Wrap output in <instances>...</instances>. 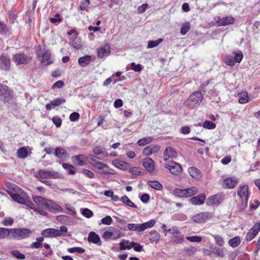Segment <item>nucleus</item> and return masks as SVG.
Here are the masks:
<instances>
[{
    "label": "nucleus",
    "mask_w": 260,
    "mask_h": 260,
    "mask_svg": "<svg viewBox=\"0 0 260 260\" xmlns=\"http://www.w3.org/2000/svg\"><path fill=\"white\" fill-rule=\"evenodd\" d=\"M7 192L14 201L24 205L26 209H34V204L29 199L27 194L22 189H20L18 193L13 191H8Z\"/></svg>",
    "instance_id": "1"
},
{
    "label": "nucleus",
    "mask_w": 260,
    "mask_h": 260,
    "mask_svg": "<svg viewBox=\"0 0 260 260\" xmlns=\"http://www.w3.org/2000/svg\"><path fill=\"white\" fill-rule=\"evenodd\" d=\"M31 234V230L28 228L10 229V239L21 240L28 238Z\"/></svg>",
    "instance_id": "2"
},
{
    "label": "nucleus",
    "mask_w": 260,
    "mask_h": 260,
    "mask_svg": "<svg viewBox=\"0 0 260 260\" xmlns=\"http://www.w3.org/2000/svg\"><path fill=\"white\" fill-rule=\"evenodd\" d=\"M203 99V95L200 91L193 92L185 101V104L189 108L193 109L199 106Z\"/></svg>",
    "instance_id": "3"
},
{
    "label": "nucleus",
    "mask_w": 260,
    "mask_h": 260,
    "mask_svg": "<svg viewBox=\"0 0 260 260\" xmlns=\"http://www.w3.org/2000/svg\"><path fill=\"white\" fill-rule=\"evenodd\" d=\"M68 232L67 226L62 225L60 227V230L54 228H49L42 231L41 235L44 238H54L60 237L63 235V233Z\"/></svg>",
    "instance_id": "4"
},
{
    "label": "nucleus",
    "mask_w": 260,
    "mask_h": 260,
    "mask_svg": "<svg viewBox=\"0 0 260 260\" xmlns=\"http://www.w3.org/2000/svg\"><path fill=\"white\" fill-rule=\"evenodd\" d=\"M155 223V220L151 219L147 222L141 224L129 223L127 224V228L129 231L141 232L148 228L152 227Z\"/></svg>",
    "instance_id": "5"
},
{
    "label": "nucleus",
    "mask_w": 260,
    "mask_h": 260,
    "mask_svg": "<svg viewBox=\"0 0 260 260\" xmlns=\"http://www.w3.org/2000/svg\"><path fill=\"white\" fill-rule=\"evenodd\" d=\"M120 249L124 250L125 249L129 250L133 247L134 250L137 252H141L143 251V246L140 243L134 241L129 242L128 241L125 239L121 240L119 243Z\"/></svg>",
    "instance_id": "6"
},
{
    "label": "nucleus",
    "mask_w": 260,
    "mask_h": 260,
    "mask_svg": "<svg viewBox=\"0 0 260 260\" xmlns=\"http://www.w3.org/2000/svg\"><path fill=\"white\" fill-rule=\"evenodd\" d=\"M35 176L38 180L50 178L56 179L59 178V175L57 172L43 169L40 170L37 172L35 174Z\"/></svg>",
    "instance_id": "7"
},
{
    "label": "nucleus",
    "mask_w": 260,
    "mask_h": 260,
    "mask_svg": "<svg viewBox=\"0 0 260 260\" xmlns=\"http://www.w3.org/2000/svg\"><path fill=\"white\" fill-rule=\"evenodd\" d=\"M167 232H170L172 235V239L174 242L181 244L184 241V236L177 226H173L171 229H168Z\"/></svg>",
    "instance_id": "8"
},
{
    "label": "nucleus",
    "mask_w": 260,
    "mask_h": 260,
    "mask_svg": "<svg viewBox=\"0 0 260 260\" xmlns=\"http://www.w3.org/2000/svg\"><path fill=\"white\" fill-rule=\"evenodd\" d=\"M213 217L211 212H204L197 214L192 216V219L195 223H201L206 222L209 219Z\"/></svg>",
    "instance_id": "9"
},
{
    "label": "nucleus",
    "mask_w": 260,
    "mask_h": 260,
    "mask_svg": "<svg viewBox=\"0 0 260 260\" xmlns=\"http://www.w3.org/2000/svg\"><path fill=\"white\" fill-rule=\"evenodd\" d=\"M165 167L168 169L171 173L174 175H178L182 172V168L181 166L174 161H171L166 164Z\"/></svg>",
    "instance_id": "10"
},
{
    "label": "nucleus",
    "mask_w": 260,
    "mask_h": 260,
    "mask_svg": "<svg viewBox=\"0 0 260 260\" xmlns=\"http://www.w3.org/2000/svg\"><path fill=\"white\" fill-rule=\"evenodd\" d=\"M31 59V57L23 53H17L13 57V60L17 65L27 64Z\"/></svg>",
    "instance_id": "11"
},
{
    "label": "nucleus",
    "mask_w": 260,
    "mask_h": 260,
    "mask_svg": "<svg viewBox=\"0 0 260 260\" xmlns=\"http://www.w3.org/2000/svg\"><path fill=\"white\" fill-rule=\"evenodd\" d=\"M224 199V196L222 193H217L208 198L206 203L208 206L219 205Z\"/></svg>",
    "instance_id": "12"
},
{
    "label": "nucleus",
    "mask_w": 260,
    "mask_h": 260,
    "mask_svg": "<svg viewBox=\"0 0 260 260\" xmlns=\"http://www.w3.org/2000/svg\"><path fill=\"white\" fill-rule=\"evenodd\" d=\"M248 188V185H241L237 191L238 195L242 201L243 202H245V204L247 203L249 197Z\"/></svg>",
    "instance_id": "13"
},
{
    "label": "nucleus",
    "mask_w": 260,
    "mask_h": 260,
    "mask_svg": "<svg viewBox=\"0 0 260 260\" xmlns=\"http://www.w3.org/2000/svg\"><path fill=\"white\" fill-rule=\"evenodd\" d=\"M260 231V222L254 224L252 228L247 233L245 240L249 241L253 239Z\"/></svg>",
    "instance_id": "14"
},
{
    "label": "nucleus",
    "mask_w": 260,
    "mask_h": 260,
    "mask_svg": "<svg viewBox=\"0 0 260 260\" xmlns=\"http://www.w3.org/2000/svg\"><path fill=\"white\" fill-rule=\"evenodd\" d=\"M111 53V48L109 45H105L98 49L97 55L99 58L105 59Z\"/></svg>",
    "instance_id": "15"
},
{
    "label": "nucleus",
    "mask_w": 260,
    "mask_h": 260,
    "mask_svg": "<svg viewBox=\"0 0 260 260\" xmlns=\"http://www.w3.org/2000/svg\"><path fill=\"white\" fill-rule=\"evenodd\" d=\"M143 166L145 169L149 172L152 173L155 169L154 161L150 157H146L143 159Z\"/></svg>",
    "instance_id": "16"
},
{
    "label": "nucleus",
    "mask_w": 260,
    "mask_h": 260,
    "mask_svg": "<svg viewBox=\"0 0 260 260\" xmlns=\"http://www.w3.org/2000/svg\"><path fill=\"white\" fill-rule=\"evenodd\" d=\"M0 68L2 70L8 71L10 68V59L7 54L0 55Z\"/></svg>",
    "instance_id": "17"
},
{
    "label": "nucleus",
    "mask_w": 260,
    "mask_h": 260,
    "mask_svg": "<svg viewBox=\"0 0 260 260\" xmlns=\"http://www.w3.org/2000/svg\"><path fill=\"white\" fill-rule=\"evenodd\" d=\"M178 156L176 151L171 147H168L164 152V160L167 161L170 158H175Z\"/></svg>",
    "instance_id": "18"
},
{
    "label": "nucleus",
    "mask_w": 260,
    "mask_h": 260,
    "mask_svg": "<svg viewBox=\"0 0 260 260\" xmlns=\"http://www.w3.org/2000/svg\"><path fill=\"white\" fill-rule=\"evenodd\" d=\"M87 240L89 243H92L98 246H101L102 242L100 236L94 232H90L88 236Z\"/></svg>",
    "instance_id": "19"
},
{
    "label": "nucleus",
    "mask_w": 260,
    "mask_h": 260,
    "mask_svg": "<svg viewBox=\"0 0 260 260\" xmlns=\"http://www.w3.org/2000/svg\"><path fill=\"white\" fill-rule=\"evenodd\" d=\"M31 150L29 147H21L17 151V155L18 158L24 159L31 154Z\"/></svg>",
    "instance_id": "20"
},
{
    "label": "nucleus",
    "mask_w": 260,
    "mask_h": 260,
    "mask_svg": "<svg viewBox=\"0 0 260 260\" xmlns=\"http://www.w3.org/2000/svg\"><path fill=\"white\" fill-rule=\"evenodd\" d=\"M238 183V179L235 177H229L223 181V185L227 188H233Z\"/></svg>",
    "instance_id": "21"
},
{
    "label": "nucleus",
    "mask_w": 260,
    "mask_h": 260,
    "mask_svg": "<svg viewBox=\"0 0 260 260\" xmlns=\"http://www.w3.org/2000/svg\"><path fill=\"white\" fill-rule=\"evenodd\" d=\"M235 22V19L231 16L223 17L221 18H219L217 20V23L218 26H225L233 24Z\"/></svg>",
    "instance_id": "22"
},
{
    "label": "nucleus",
    "mask_w": 260,
    "mask_h": 260,
    "mask_svg": "<svg viewBox=\"0 0 260 260\" xmlns=\"http://www.w3.org/2000/svg\"><path fill=\"white\" fill-rule=\"evenodd\" d=\"M206 199V195L204 193H201L199 195L192 197L190 199V202L192 205H203Z\"/></svg>",
    "instance_id": "23"
},
{
    "label": "nucleus",
    "mask_w": 260,
    "mask_h": 260,
    "mask_svg": "<svg viewBox=\"0 0 260 260\" xmlns=\"http://www.w3.org/2000/svg\"><path fill=\"white\" fill-rule=\"evenodd\" d=\"M45 206L50 211L60 212L62 210V208L59 205L49 200H46Z\"/></svg>",
    "instance_id": "24"
},
{
    "label": "nucleus",
    "mask_w": 260,
    "mask_h": 260,
    "mask_svg": "<svg viewBox=\"0 0 260 260\" xmlns=\"http://www.w3.org/2000/svg\"><path fill=\"white\" fill-rule=\"evenodd\" d=\"M72 161L76 165L82 166L85 165L86 156L83 154H79L72 157Z\"/></svg>",
    "instance_id": "25"
},
{
    "label": "nucleus",
    "mask_w": 260,
    "mask_h": 260,
    "mask_svg": "<svg viewBox=\"0 0 260 260\" xmlns=\"http://www.w3.org/2000/svg\"><path fill=\"white\" fill-rule=\"evenodd\" d=\"M92 59V57L90 55H86L78 58V63L82 68H85L88 66Z\"/></svg>",
    "instance_id": "26"
},
{
    "label": "nucleus",
    "mask_w": 260,
    "mask_h": 260,
    "mask_svg": "<svg viewBox=\"0 0 260 260\" xmlns=\"http://www.w3.org/2000/svg\"><path fill=\"white\" fill-rule=\"evenodd\" d=\"M188 172L190 176L195 179H199L202 177L200 170L196 167H189Z\"/></svg>",
    "instance_id": "27"
},
{
    "label": "nucleus",
    "mask_w": 260,
    "mask_h": 260,
    "mask_svg": "<svg viewBox=\"0 0 260 260\" xmlns=\"http://www.w3.org/2000/svg\"><path fill=\"white\" fill-rule=\"evenodd\" d=\"M159 149V147L157 145H149L146 147L143 152L146 156H149L152 153L157 152Z\"/></svg>",
    "instance_id": "28"
},
{
    "label": "nucleus",
    "mask_w": 260,
    "mask_h": 260,
    "mask_svg": "<svg viewBox=\"0 0 260 260\" xmlns=\"http://www.w3.org/2000/svg\"><path fill=\"white\" fill-rule=\"evenodd\" d=\"M53 62L51 57V53L49 50L45 51L42 55V62L45 66L49 65Z\"/></svg>",
    "instance_id": "29"
},
{
    "label": "nucleus",
    "mask_w": 260,
    "mask_h": 260,
    "mask_svg": "<svg viewBox=\"0 0 260 260\" xmlns=\"http://www.w3.org/2000/svg\"><path fill=\"white\" fill-rule=\"evenodd\" d=\"M112 165L115 167L123 170H127L128 165L127 163L117 159L112 161Z\"/></svg>",
    "instance_id": "30"
},
{
    "label": "nucleus",
    "mask_w": 260,
    "mask_h": 260,
    "mask_svg": "<svg viewBox=\"0 0 260 260\" xmlns=\"http://www.w3.org/2000/svg\"><path fill=\"white\" fill-rule=\"evenodd\" d=\"M55 155L60 158H66L68 156V152L61 147H57L55 149Z\"/></svg>",
    "instance_id": "31"
},
{
    "label": "nucleus",
    "mask_w": 260,
    "mask_h": 260,
    "mask_svg": "<svg viewBox=\"0 0 260 260\" xmlns=\"http://www.w3.org/2000/svg\"><path fill=\"white\" fill-rule=\"evenodd\" d=\"M239 98V102L240 104H244L248 103L249 101L248 94L246 91H242L238 94Z\"/></svg>",
    "instance_id": "32"
},
{
    "label": "nucleus",
    "mask_w": 260,
    "mask_h": 260,
    "mask_svg": "<svg viewBox=\"0 0 260 260\" xmlns=\"http://www.w3.org/2000/svg\"><path fill=\"white\" fill-rule=\"evenodd\" d=\"M153 140V137H146L139 139L137 144L139 146H145L152 142Z\"/></svg>",
    "instance_id": "33"
},
{
    "label": "nucleus",
    "mask_w": 260,
    "mask_h": 260,
    "mask_svg": "<svg viewBox=\"0 0 260 260\" xmlns=\"http://www.w3.org/2000/svg\"><path fill=\"white\" fill-rule=\"evenodd\" d=\"M148 184L151 188L157 190H160L163 188L161 184L157 180L149 181Z\"/></svg>",
    "instance_id": "34"
},
{
    "label": "nucleus",
    "mask_w": 260,
    "mask_h": 260,
    "mask_svg": "<svg viewBox=\"0 0 260 260\" xmlns=\"http://www.w3.org/2000/svg\"><path fill=\"white\" fill-rule=\"evenodd\" d=\"M185 198H188L194 195L198 191V189L196 187H192L186 189H184Z\"/></svg>",
    "instance_id": "35"
},
{
    "label": "nucleus",
    "mask_w": 260,
    "mask_h": 260,
    "mask_svg": "<svg viewBox=\"0 0 260 260\" xmlns=\"http://www.w3.org/2000/svg\"><path fill=\"white\" fill-rule=\"evenodd\" d=\"M7 237L10 239V229L5 228H0V240Z\"/></svg>",
    "instance_id": "36"
},
{
    "label": "nucleus",
    "mask_w": 260,
    "mask_h": 260,
    "mask_svg": "<svg viewBox=\"0 0 260 260\" xmlns=\"http://www.w3.org/2000/svg\"><path fill=\"white\" fill-rule=\"evenodd\" d=\"M120 200L127 206L133 208H137V206L126 196L122 197Z\"/></svg>",
    "instance_id": "37"
},
{
    "label": "nucleus",
    "mask_w": 260,
    "mask_h": 260,
    "mask_svg": "<svg viewBox=\"0 0 260 260\" xmlns=\"http://www.w3.org/2000/svg\"><path fill=\"white\" fill-rule=\"evenodd\" d=\"M44 240V238L43 236L40 237H37L36 238V241L30 244V247L31 248H35V249H38V248H40Z\"/></svg>",
    "instance_id": "38"
},
{
    "label": "nucleus",
    "mask_w": 260,
    "mask_h": 260,
    "mask_svg": "<svg viewBox=\"0 0 260 260\" xmlns=\"http://www.w3.org/2000/svg\"><path fill=\"white\" fill-rule=\"evenodd\" d=\"M62 166L65 170L68 171V174L74 175L76 173V171L74 166L72 165L67 163H63Z\"/></svg>",
    "instance_id": "39"
},
{
    "label": "nucleus",
    "mask_w": 260,
    "mask_h": 260,
    "mask_svg": "<svg viewBox=\"0 0 260 260\" xmlns=\"http://www.w3.org/2000/svg\"><path fill=\"white\" fill-rule=\"evenodd\" d=\"M32 199L34 202L39 205H44L46 202L47 199L43 198L41 196H32Z\"/></svg>",
    "instance_id": "40"
},
{
    "label": "nucleus",
    "mask_w": 260,
    "mask_h": 260,
    "mask_svg": "<svg viewBox=\"0 0 260 260\" xmlns=\"http://www.w3.org/2000/svg\"><path fill=\"white\" fill-rule=\"evenodd\" d=\"M241 243L240 239L239 237H235L231 239L229 241V244L232 247H237Z\"/></svg>",
    "instance_id": "41"
},
{
    "label": "nucleus",
    "mask_w": 260,
    "mask_h": 260,
    "mask_svg": "<svg viewBox=\"0 0 260 260\" xmlns=\"http://www.w3.org/2000/svg\"><path fill=\"white\" fill-rule=\"evenodd\" d=\"M9 32L8 26L4 22L0 21V34L6 35Z\"/></svg>",
    "instance_id": "42"
},
{
    "label": "nucleus",
    "mask_w": 260,
    "mask_h": 260,
    "mask_svg": "<svg viewBox=\"0 0 260 260\" xmlns=\"http://www.w3.org/2000/svg\"><path fill=\"white\" fill-rule=\"evenodd\" d=\"M110 230L112 231V240L117 239L121 237V232L118 229L110 227Z\"/></svg>",
    "instance_id": "43"
},
{
    "label": "nucleus",
    "mask_w": 260,
    "mask_h": 260,
    "mask_svg": "<svg viewBox=\"0 0 260 260\" xmlns=\"http://www.w3.org/2000/svg\"><path fill=\"white\" fill-rule=\"evenodd\" d=\"M203 127L208 129H213L216 127V124L212 121L206 120L203 122Z\"/></svg>",
    "instance_id": "44"
},
{
    "label": "nucleus",
    "mask_w": 260,
    "mask_h": 260,
    "mask_svg": "<svg viewBox=\"0 0 260 260\" xmlns=\"http://www.w3.org/2000/svg\"><path fill=\"white\" fill-rule=\"evenodd\" d=\"M66 102V100L63 98H58L55 99L51 101V104L53 107L59 106Z\"/></svg>",
    "instance_id": "45"
},
{
    "label": "nucleus",
    "mask_w": 260,
    "mask_h": 260,
    "mask_svg": "<svg viewBox=\"0 0 260 260\" xmlns=\"http://www.w3.org/2000/svg\"><path fill=\"white\" fill-rule=\"evenodd\" d=\"M190 29V24L186 22L183 24L180 28V33L182 35H185Z\"/></svg>",
    "instance_id": "46"
},
{
    "label": "nucleus",
    "mask_w": 260,
    "mask_h": 260,
    "mask_svg": "<svg viewBox=\"0 0 260 260\" xmlns=\"http://www.w3.org/2000/svg\"><path fill=\"white\" fill-rule=\"evenodd\" d=\"M163 41L162 39H158L155 41H150L148 42L147 45V48H153L157 46L160 43H161Z\"/></svg>",
    "instance_id": "47"
},
{
    "label": "nucleus",
    "mask_w": 260,
    "mask_h": 260,
    "mask_svg": "<svg viewBox=\"0 0 260 260\" xmlns=\"http://www.w3.org/2000/svg\"><path fill=\"white\" fill-rule=\"evenodd\" d=\"M12 93L10 90L8 91L7 92H5V94L1 97V99L4 103L9 102L12 99Z\"/></svg>",
    "instance_id": "48"
},
{
    "label": "nucleus",
    "mask_w": 260,
    "mask_h": 260,
    "mask_svg": "<svg viewBox=\"0 0 260 260\" xmlns=\"http://www.w3.org/2000/svg\"><path fill=\"white\" fill-rule=\"evenodd\" d=\"M224 63L227 66H233L235 64V61L234 57L231 55H226L224 60Z\"/></svg>",
    "instance_id": "49"
},
{
    "label": "nucleus",
    "mask_w": 260,
    "mask_h": 260,
    "mask_svg": "<svg viewBox=\"0 0 260 260\" xmlns=\"http://www.w3.org/2000/svg\"><path fill=\"white\" fill-rule=\"evenodd\" d=\"M67 250L70 253L77 252L80 254L84 253L85 251L84 248L80 247L69 248Z\"/></svg>",
    "instance_id": "50"
},
{
    "label": "nucleus",
    "mask_w": 260,
    "mask_h": 260,
    "mask_svg": "<svg viewBox=\"0 0 260 260\" xmlns=\"http://www.w3.org/2000/svg\"><path fill=\"white\" fill-rule=\"evenodd\" d=\"M81 214L87 218H89L93 216V212L88 208L82 209L81 210Z\"/></svg>",
    "instance_id": "51"
},
{
    "label": "nucleus",
    "mask_w": 260,
    "mask_h": 260,
    "mask_svg": "<svg viewBox=\"0 0 260 260\" xmlns=\"http://www.w3.org/2000/svg\"><path fill=\"white\" fill-rule=\"evenodd\" d=\"M92 166L95 168L100 170H102V171H105V169L107 168V165L106 164L100 161L94 162L92 164Z\"/></svg>",
    "instance_id": "52"
},
{
    "label": "nucleus",
    "mask_w": 260,
    "mask_h": 260,
    "mask_svg": "<svg viewBox=\"0 0 260 260\" xmlns=\"http://www.w3.org/2000/svg\"><path fill=\"white\" fill-rule=\"evenodd\" d=\"M216 244L219 246H222L224 244V240L223 238L218 235H212Z\"/></svg>",
    "instance_id": "53"
},
{
    "label": "nucleus",
    "mask_w": 260,
    "mask_h": 260,
    "mask_svg": "<svg viewBox=\"0 0 260 260\" xmlns=\"http://www.w3.org/2000/svg\"><path fill=\"white\" fill-rule=\"evenodd\" d=\"M243 57V53L241 51H239L237 52H234V61L235 62L240 63Z\"/></svg>",
    "instance_id": "54"
},
{
    "label": "nucleus",
    "mask_w": 260,
    "mask_h": 260,
    "mask_svg": "<svg viewBox=\"0 0 260 260\" xmlns=\"http://www.w3.org/2000/svg\"><path fill=\"white\" fill-rule=\"evenodd\" d=\"M14 223V219L10 217H6L2 221V224L6 226H12Z\"/></svg>",
    "instance_id": "55"
},
{
    "label": "nucleus",
    "mask_w": 260,
    "mask_h": 260,
    "mask_svg": "<svg viewBox=\"0 0 260 260\" xmlns=\"http://www.w3.org/2000/svg\"><path fill=\"white\" fill-rule=\"evenodd\" d=\"M212 252L220 257H223L224 255L223 249L217 247L213 248L212 250Z\"/></svg>",
    "instance_id": "56"
},
{
    "label": "nucleus",
    "mask_w": 260,
    "mask_h": 260,
    "mask_svg": "<svg viewBox=\"0 0 260 260\" xmlns=\"http://www.w3.org/2000/svg\"><path fill=\"white\" fill-rule=\"evenodd\" d=\"M141 168L139 167H132L129 169V172L134 175H140L141 174Z\"/></svg>",
    "instance_id": "57"
},
{
    "label": "nucleus",
    "mask_w": 260,
    "mask_h": 260,
    "mask_svg": "<svg viewBox=\"0 0 260 260\" xmlns=\"http://www.w3.org/2000/svg\"><path fill=\"white\" fill-rule=\"evenodd\" d=\"M89 4H90L89 0H84L83 2H82L79 6L80 10H81V11L87 10Z\"/></svg>",
    "instance_id": "58"
},
{
    "label": "nucleus",
    "mask_w": 260,
    "mask_h": 260,
    "mask_svg": "<svg viewBox=\"0 0 260 260\" xmlns=\"http://www.w3.org/2000/svg\"><path fill=\"white\" fill-rule=\"evenodd\" d=\"M93 153L96 155L104 154V148L101 146H98L94 147L92 149Z\"/></svg>",
    "instance_id": "59"
},
{
    "label": "nucleus",
    "mask_w": 260,
    "mask_h": 260,
    "mask_svg": "<svg viewBox=\"0 0 260 260\" xmlns=\"http://www.w3.org/2000/svg\"><path fill=\"white\" fill-rule=\"evenodd\" d=\"M52 121L57 127H60L62 123V120L58 116L53 117Z\"/></svg>",
    "instance_id": "60"
},
{
    "label": "nucleus",
    "mask_w": 260,
    "mask_h": 260,
    "mask_svg": "<svg viewBox=\"0 0 260 260\" xmlns=\"http://www.w3.org/2000/svg\"><path fill=\"white\" fill-rule=\"evenodd\" d=\"M186 239L191 242H200L202 241V237L198 236L187 237Z\"/></svg>",
    "instance_id": "61"
},
{
    "label": "nucleus",
    "mask_w": 260,
    "mask_h": 260,
    "mask_svg": "<svg viewBox=\"0 0 260 260\" xmlns=\"http://www.w3.org/2000/svg\"><path fill=\"white\" fill-rule=\"evenodd\" d=\"M101 222L102 223L105 225H110L112 222V218L110 216L107 215L105 217L102 219Z\"/></svg>",
    "instance_id": "62"
},
{
    "label": "nucleus",
    "mask_w": 260,
    "mask_h": 260,
    "mask_svg": "<svg viewBox=\"0 0 260 260\" xmlns=\"http://www.w3.org/2000/svg\"><path fill=\"white\" fill-rule=\"evenodd\" d=\"M12 254L19 259H24L25 257L24 254L21 253L18 250L13 251Z\"/></svg>",
    "instance_id": "63"
},
{
    "label": "nucleus",
    "mask_w": 260,
    "mask_h": 260,
    "mask_svg": "<svg viewBox=\"0 0 260 260\" xmlns=\"http://www.w3.org/2000/svg\"><path fill=\"white\" fill-rule=\"evenodd\" d=\"M131 69L137 72H139L142 71V66L140 64H136L135 62L131 63Z\"/></svg>",
    "instance_id": "64"
}]
</instances>
